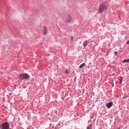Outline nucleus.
I'll return each instance as SVG.
<instances>
[{
	"label": "nucleus",
	"mask_w": 129,
	"mask_h": 129,
	"mask_svg": "<svg viewBox=\"0 0 129 129\" xmlns=\"http://www.w3.org/2000/svg\"><path fill=\"white\" fill-rule=\"evenodd\" d=\"M65 73L66 74H68V73H69V72L68 71V70H66V71H65Z\"/></svg>",
	"instance_id": "obj_12"
},
{
	"label": "nucleus",
	"mask_w": 129,
	"mask_h": 129,
	"mask_svg": "<svg viewBox=\"0 0 129 129\" xmlns=\"http://www.w3.org/2000/svg\"><path fill=\"white\" fill-rule=\"evenodd\" d=\"M89 43H90L89 41L85 40L83 42V47H84V48H86V47H87V46L88 45V44H89Z\"/></svg>",
	"instance_id": "obj_5"
},
{
	"label": "nucleus",
	"mask_w": 129,
	"mask_h": 129,
	"mask_svg": "<svg viewBox=\"0 0 129 129\" xmlns=\"http://www.w3.org/2000/svg\"><path fill=\"white\" fill-rule=\"evenodd\" d=\"M74 39V37L72 36L71 38V42H73V39Z\"/></svg>",
	"instance_id": "obj_11"
},
{
	"label": "nucleus",
	"mask_w": 129,
	"mask_h": 129,
	"mask_svg": "<svg viewBox=\"0 0 129 129\" xmlns=\"http://www.w3.org/2000/svg\"><path fill=\"white\" fill-rule=\"evenodd\" d=\"M112 105H113V103L112 102H110L109 103H108L106 105V106L108 108H110L111 107V106H112Z\"/></svg>",
	"instance_id": "obj_6"
},
{
	"label": "nucleus",
	"mask_w": 129,
	"mask_h": 129,
	"mask_svg": "<svg viewBox=\"0 0 129 129\" xmlns=\"http://www.w3.org/2000/svg\"><path fill=\"white\" fill-rule=\"evenodd\" d=\"M104 10H107V8L105 7V5L104 4H101L99 6V13L100 14H102V13H103L104 11Z\"/></svg>",
	"instance_id": "obj_2"
},
{
	"label": "nucleus",
	"mask_w": 129,
	"mask_h": 129,
	"mask_svg": "<svg viewBox=\"0 0 129 129\" xmlns=\"http://www.w3.org/2000/svg\"><path fill=\"white\" fill-rule=\"evenodd\" d=\"M92 126V124L89 125L87 126V129H91Z\"/></svg>",
	"instance_id": "obj_10"
},
{
	"label": "nucleus",
	"mask_w": 129,
	"mask_h": 129,
	"mask_svg": "<svg viewBox=\"0 0 129 129\" xmlns=\"http://www.w3.org/2000/svg\"><path fill=\"white\" fill-rule=\"evenodd\" d=\"M44 29H43V34L44 36H46L47 35V33H48V30H47V28L46 27H44Z\"/></svg>",
	"instance_id": "obj_7"
},
{
	"label": "nucleus",
	"mask_w": 129,
	"mask_h": 129,
	"mask_svg": "<svg viewBox=\"0 0 129 129\" xmlns=\"http://www.w3.org/2000/svg\"><path fill=\"white\" fill-rule=\"evenodd\" d=\"M114 54H115V55H117V52L115 51V52H114Z\"/></svg>",
	"instance_id": "obj_15"
},
{
	"label": "nucleus",
	"mask_w": 129,
	"mask_h": 129,
	"mask_svg": "<svg viewBox=\"0 0 129 129\" xmlns=\"http://www.w3.org/2000/svg\"><path fill=\"white\" fill-rule=\"evenodd\" d=\"M72 21V17H71V15H69L66 20V23H68L69 24H70V23H71Z\"/></svg>",
	"instance_id": "obj_4"
},
{
	"label": "nucleus",
	"mask_w": 129,
	"mask_h": 129,
	"mask_svg": "<svg viewBox=\"0 0 129 129\" xmlns=\"http://www.w3.org/2000/svg\"><path fill=\"white\" fill-rule=\"evenodd\" d=\"M127 45H129V40L126 42Z\"/></svg>",
	"instance_id": "obj_14"
},
{
	"label": "nucleus",
	"mask_w": 129,
	"mask_h": 129,
	"mask_svg": "<svg viewBox=\"0 0 129 129\" xmlns=\"http://www.w3.org/2000/svg\"><path fill=\"white\" fill-rule=\"evenodd\" d=\"M129 62V59H124L122 61V63H127Z\"/></svg>",
	"instance_id": "obj_9"
},
{
	"label": "nucleus",
	"mask_w": 129,
	"mask_h": 129,
	"mask_svg": "<svg viewBox=\"0 0 129 129\" xmlns=\"http://www.w3.org/2000/svg\"><path fill=\"white\" fill-rule=\"evenodd\" d=\"M121 82H122V77H121V80L120 82V84H121Z\"/></svg>",
	"instance_id": "obj_13"
},
{
	"label": "nucleus",
	"mask_w": 129,
	"mask_h": 129,
	"mask_svg": "<svg viewBox=\"0 0 129 129\" xmlns=\"http://www.w3.org/2000/svg\"><path fill=\"white\" fill-rule=\"evenodd\" d=\"M84 66H85V63H83L82 64H81V65H80V66L79 67V69H82V68L83 67H84Z\"/></svg>",
	"instance_id": "obj_8"
},
{
	"label": "nucleus",
	"mask_w": 129,
	"mask_h": 129,
	"mask_svg": "<svg viewBox=\"0 0 129 129\" xmlns=\"http://www.w3.org/2000/svg\"><path fill=\"white\" fill-rule=\"evenodd\" d=\"M10 128V124L8 122L4 123L2 124V129H9Z\"/></svg>",
	"instance_id": "obj_3"
},
{
	"label": "nucleus",
	"mask_w": 129,
	"mask_h": 129,
	"mask_svg": "<svg viewBox=\"0 0 129 129\" xmlns=\"http://www.w3.org/2000/svg\"><path fill=\"white\" fill-rule=\"evenodd\" d=\"M19 79L20 80H28L30 79V76L26 73L21 74L19 75Z\"/></svg>",
	"instance_id": "obj_1"
}]
</instances>
